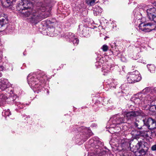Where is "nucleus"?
<instances>
[{"mask_svg":"<svg viewBox=\"0 0 156 156\" xmlns=\"http://www.w3.org/2000/svg\"><path fill=\"white\" fill-rule=\"evenodd\" d=\"M21 1L18 4L17 9L22 11L23 10L28 9L24 12V15L27 17L29 22L37 24L43 19L48 17L50 15L51 7L48 1L46 0L43 2H35L32 0Z\"/></svg>","mask_w":156,"mask_h":156,"instance_id":"1","label":"nucleus"},{"mask_svg":"<svg viewBox=\"0 0 156 156\" xmlns=\"http://www.w3.org/2000/svg\"><path fill=\"white\" fill-rule=\"evenodd\" d=\"M144 9L146 10L147 16L149 20L153 21L156 23V9L154 8H149L150 5H143ZM139 29L145 32H149L154 30L156 27V24L148 23L145 24L142 23L139 25Z\"/></svg>","mask_w":156,"mask_h":156,"instance_id":"2","label":"nucleus"},{"mask_svg":"<svg viewBox=\"0 0 156 156\" xmlns=\"http://www.w3.org/2000/svg\"><path fill=\"white\" fill-rule=\"evenodd\" d=\"M126 77L128 82L131 83L138 82L141 79L140 73L136 70L128 73Z\"/></svg>","mask_w":156,"mask_h":156,"instance_id":"3","label":"nucleus"},{"mask_svg":"<svg viewBox=\"0 0 156 156\" xmlns=\"http://www.w3.org/2000/svg\"><path fill=\"white\" fill-rule=\"evenodd\" d=\"M140 98L136 97L134 100V102L136 104H145L147 105L153 101V99L149 95H147L145 97L144 95L140 94Z\"/></svg>","mask_w":156,"mask_h":156,"instance_id":"4","label":"nucleus"},{"mask_svg":"<svg viewBox=\"0 0 156 156\" xmlns=\"http://www.w3.org/2000/svg\"><path fill=\"white\" fill-rule=\"evenodd\" d=\"M36 75L34 74H30L27 76V81L28 82L29 85L32 88H37L38 87L37 85V81L39 80L40 82L41 81V83H43L44 81L42 79H44L43 78H41L39 79V80L35 78Z\"/></svg>","mask_w":156,"mask_h":156,"instance_id":"5","label":"nucleus"},{"mask_svg":"<svg viewBox=\"0 0 156 156\" xmlns=\"http://www.w3.org/2000/svg\"><path fill=\"white\" fill-rule=\"evenodd\" d=\"M112 119V124L110 125V128H114L117 125L125 122V118L122 115H115Z\"/></svg>","mask_w":156,"mask_h":156,"instance_id":"6","label":"nucleus"},{"mask_svg":"<svg viewBox=\"0 0 156 156\" xmlns=\"http://www.w3.org/2000/svg\"><path fill=\"white\" fill-rule=\"evenodd\" d=\"M144 124L147 126L148 129H153L156 128V121L151 118H149L147 119H144L142 120Z\"/></svg>","mask_w":156,"mask_h":156,"instance_id":"7","label":"nucleus"},{"mask_svg":"<svg viewBox=\"0 0 156 156\" xmlns=\"http://www.w3.org/2000/svg\"><path fill=\"white\" fill-rule=\"evenodd\" d=\"M7 16L3 13L0 15V32L5 29V25L8 23Z\"/></svg>","mask_w":156,"mask_h":156,"instance_id":"8","label":"nucleus"},{"mask_svg":"<svg viewBox=\"0 0 156 156\" xmlns=\"http://www.w3.org/2000/svg\"><path fill=\"white\" fill-rule=\"evenodd\" d=\"M139 113L137 112H131L126 113L123 115L124 118H126V119L129 120L135 116H138L139 115Z\"/></svg>","mask_w":156,"mask_h":156,"instance_id":"9","label":"nucleus"},{"mask_svg":"<svg viewBox=\"0 0 156 156\" xmlns=\"http://www.w3.org/2000/svg\"><path fill=\"white\" fill-rule=\"evenodd\" d=\"M68 37L70 41L72 42L73 44L75 45H77L79 43V40L77 37H76L74 34L72 33H69L68 35Z\"/></svg>","mask_w":156,"mask_h":156,"instance_id":"10","label":"nucleus"},{"mask_svg":"<svg viewBox=\"0 0 156 156\" xmlns=\"http://www.w3.org/2000/svg\"><path fill=\"white\" fill-rule=\"evenodd\" d=\"M112 67V65L110 64L109 65L106 64L103 66L102 69V71L103 72V74L106 75V74L109 72L111 68Z\"/></svg>","mask_w":156,"mask_h":156,"instance_id":"11","label":"nucleus"},{"mask_svg":"<svg viewBox=\"0 0 156 156\" xmlns=\"http://www.w3.org/2000/svg\"><path fill=\"white\" fill-rule=\"evenodd\" d=\"M8 94H9V97L10 94L8 93ZM8 96L7 94H6V95L3 94L0 95V106H2L4 105L6 99L8 98Z\"/></svg>","mask_w":156,"mask_h":156,"instance_id":"12","label":"nucleus"},{"mask_svg":"<svg viewBox=\"0 0 156 156\" xmlns=\"http://www.w3.org/2000/svg\"><path fill=\"white\" fill-rule=\"evenodd\" d=\"M131 135L133 136L134 137L136 138L137 136L141 135V133L140 131H137V130L133 129L132 130L131 132Z\"/></svg>","mask_w":156,"mask_h":156,"instance_id":"13","label":"nucleus"},{"mask_svg":"<svg viewBox=\"0 0 156 156\" xmlns=\"http://www.w3.org/2000/svg\"><path fill=\"white\" fill-rule=\"evenodd\" d=\"M147 67L151 73H153L154 72L155 67L154 65L148 64Z\"/></svg>","mask_w":156,"mask_h":156,"instance_id":"14","label":"nucleus"},{"mask_svg":"<svg viewBox=\"0 0 156 156\" xmlns=\"http://www.w3.org/2000/svg\"><path fill=\"white\" fill-rule=\"evenodd\" d=\"M134 126L139 129H141L142 126L141 124V123L138 121L134 123Z\"/></svg>","mask_w":156,"mask_h":156,"instance_id":"15","label":"nucleus"},{"mask_svg":"<svg viewBox=\"0 0 156 156\" xmlns=\"http://www.w3.org/2000/svg\"><path fill=\"white\" fill-rule=\"evenodd\" d=\"M11 114L10 112L9 109L5 110L2 112V115L4 116H9Z\"/></svg>","mask_w":156,"mask_h":156,"instance_id":"16","label":"nucleus"},{"mask_svg":"<svg viewBox=\"0 0 156 156\" xmlns=\"http://www.w3.org/2000/svg\"><path fill=\"white\" fill-rule=\"evenodd\" d=\"M95 0H86V3L91 5H93L95 3Z\"/></svg>","mask_w":156,"mask_h":156,"instance_id":"17","label":"nucleus"},{"mask_svg":"<svg viewBox=\"0 0 156 156\" xmlns=\"http://www.w3.org/2000/svg\"><path fill=\"white\" fill-rule=\"evenodd\" d=\"M150 88L148 87H146L143 90V93H144V94H147L150 91Z\"/></svg>","mask_w":156,"mask_h":156,"instance_id":"18","label":"nucleus"},{"mask_svg":"<svg viewBox=\"0 0 156 156\" xmlns=\"http://www.w3.org/2000/svg\"><path fill=\"white\" fill-rule=\"evenodd\" d=\"M16 105L20 109L23 108L24 105L22 104H21L20 102H17L16 104Z\"/></svg>","mask_w":156,"mask_h":156,"instance_id":"19","label":"nucleus"},{"mask_svg":"<svg viewBox=\"0 0 156 156\" xmlns=\"http://www.w3.org/2000/svg\"><path fill=\"white\" fill-rule=\"evenodd\" d=\"M101 49L103 51H106L108 49V47L106 45H104L101 47Z\"/></svg>","mask_w":156,"mask_h":156,"instance_id":"20","label":"nucleus"},{"mask_svg":"<svg viewBox=\"0 0 156 156\" xmlns=\"http://www.w3.org/2000/svg\"><path fill=\"white\" fill-rule=\"evenodd\" d=\"M102 9L99 7H98V8L96 9H94V11L96 12H98L99 13H101L102 12Z\"/></svg>","mask_w":156,"mask_h":156,"instance_id":"21","label":"nucleus"},{"mask_svg":"<svg viewBox=\"0 0 156 156\" xmlns=\"http://www.w3.org/2000/svg\"><path fill=\"white\" fill-rule=\"evenodd\" d=\"M2 62V58L0 57V63ZM4 69V67L2 65V64H0V71H2Z\"/></svg>","mask_w":156,"mask_h":156,"instance_id":"22","label":"nucleus"},{"mask_svg":"<svg viewBox=\"0 0 156 156\" xmlns=\"http://www.w3.org/2000/svg\"><path fill=\"white\" fill-rule=\"evenodd\" d=\"M81 27H82V26H81ZM83 27V30L82 31H81V34L83 35H85L86 28L85 27Z\"/></svg>","mask_w":156,"mask_h":156,"instance_id":"23","label":"nucleus"},{"mask_svg":"<svg viewBox=\"0 0 156 156\" xmlns=\"http://www.w3.org/2000/svg\"><path fill=\"white\" fill-rule=\"evenodd\" d=\"M14 1V0H6V2L8 4L10 5Z\"/></svg>","mask_w":156,"mask_h":156,"instance_id":"24","label":"nucleus"},{"mask_svg":"<svg viewBox=\"0 0 156 156\" xmlns=\"http://www.w3.org/2000/svg\"><path fill=\"white\" fill-rule=\"evenodd\" d=\"M135 154L136 156H140L141 155V153H139L138 151H136L135 152Z\"/></svg>","mask_w":156,"mask_h":156,"instance_id":"25","label":"nucleus"},{"mask_svg":"<svg viewBox=\"0 0 156 156\" xmlns=\"http://www.w3.org/2000/svg\"><path fill=\"white\" fill-rule=\"evenodd\" d=\"M139 153L141 154V155L144 154L145 153L144 151V149H142L141 150H140L139 151H138Z\"/></svg>","mask_w":156,"mask_h":156,"instance_id":"26","label":"nucleus"},{"mask_svg":"<svg viewBox=\"0 0 156 156\" xmlns=\"http://www.w3.org/2000/svg\"><path fill=\"white\" fill-rule=\"evenodd\" d=\"M151 150L152 151L156 150V145L152 146L151 147Z\"/></svg>","mask_w":156,"mask_h":156,"instance_id":"27","label":"nucleus"},{"mask_svg":"<svg viewBox=\"0 0 156 156\" xmlns=\"http://www.w3.org/2000/svg\"><path fill=\"white\" fill-rule=\"evenodd\" d=\"M151 108H152V109H153V110H152V111L155 112H156V105H154L152 106Z\"/></svg>","mask_w":156,"mask_h":156,"instance_id":"28","label":"nucleus"},{"mask_svg":"<svg viewBox=\"0 0 156 156\" xmlns=\"http://www.w3.org/2000/svg\"><path fill=\"white\" fill-rule=\"evenodd\" d=\"M133 58L134 59L136 60L139 58V55H138L137 56H136V57L133 56Z\"/></svg>","mask_w":156,"mask_h":156,"instance_id":"29","label":"nucleus"},{"mask_svg":"<svg viewBox=\"0 0 156 156\" xmlns=\"http://www.w3.org/2000/svg\"><path fill=\"white\" fill-rule=\"evenodd\" d=\"M141 145V143H137L136 145V146L137 147H140Z\"/></svg>","mask_w":156,"mask_h":156,"instance_id":"30","label":"nucleus"},{"mask_svg":"<svg viewBox=\"0 0 156 156\" xmlns=\"http://www.w3.org/2000/svg\"><path fill=\"white\" fill-rule=\"evenodd\" d=\"M89 137V136L88 135H87L86 136V138L85 139V140H84V141H86Z\"/></svg>","mask_w":156,"mask_h":156,"instance_id":"31","label":"nucleus"},{"mask_svg":"<svg viewBox=\"0 0 156 156\" xmlns=\"http://www.w3.org/2000/svg\"><path fill=\"white\" fill-rule=\"evenodd\" d=\"M136 51H140V48H136Z\"/></svg>","mask_w":156,"mask_h":156,"instance_id":"32","label":"nucleus"},{"mask_svg":"<svg viewBox=\"0 0 156 156\" xmlns=\"http://www.w3.org/2000/svg\"><path fill=\"white\" fill-rule=\"evenodd\" d=\"M154 5L156 6V1L153 3Z\"/></svg>","mask_w":156,"mask_h":156,"instance_id":"33","label":"nucleus"},{"mask_svg":"<svg viewBox=\"0 0 156 156\" xmlns=\"http://www.w3.org/2000/svg\"><path fill=\"white\" fill-rule=\"evenodd\" d=\"M85 131H89V132L90 131V130L88 129H85Z\"/></svg>","mask_w":156,"mask_h":156,"instance_id":"34","label":"nucleus"},{"mask_svg":"<svg viewBox=\"0 0 156 156\" xmlns=\"http://www.w3.org/2000/svg\"><path fill=\"white\" fill-rule=\"evenodd\" d=\"M2 74L1 73H0V77L2 76Z\"/></svg>","mask_w":156,"mask_h":156,"instance_id":"35","label":"nucleus"},{"mask_svg":"<svg viewBox=\"0 0 156 156\" xmlns=\"http://www.w3.org/2000/svg\"><path fill=\"white\" fill-rule=\"evenodd\" d=\"M80 26H80H80H79V27H80Z\"/></svg>","mask_w":156,"mask_h":156,"instance_id":"36","label":"nucleus"}]
</instances>
